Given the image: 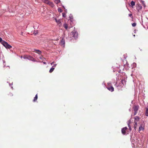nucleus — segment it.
<instances>
[{"instance_id":"obj_17","label":"nucleus","mask_w":148,"mask_h":148,"mask_svg":"<svg viewBox=\"0 0 148 148\" xmlns=\"http://www.w3.org/2000/svg\"><path fill=\"white\" fill-rule=\"evenodd\" d=\"M44 2L45 3L48 4L50 1L49 0H44Z\"/></svg>"},{"instance_id":"obj_26","label":"nucleus","mask_w":148,"mask_h":148,"mask_svg":"<svg viewBox=\"0 0 148 148\" xmlns=\"http://www.w3.org/2000/svg\"><path fill=\"white\" fill-rule=\"evenodd\" d=\"M62 16L63 17H65L66 16V14L65 13H63Z\"/></svg>"},{"instance_id":"obj_13","label":"nucleus","mask_w":148,"mask_h":148,"mask_svg":"<svg viewBox=\"0 0 148 148\" xmlns=\"http://www.w3.org/2000/svg\"><path fill=\"white\" fill-rule=\"evenodd\" d=\"M63 27L65 28L66 29H67L68 28V25L66 23H64L63 25Z\"/></svg>"},{"instance_id":"obj_8","label":"nucleus","mask_w":148,"mask_h":148,"mask_svg":"<svg viewBox=\"0 0 148 148\" xmlns=\"http://www.w3.org/2000/svg\"><path fill=\"white\" fill-rule=\"evenodd\" d=\"M144 126L143 125V124H141L139 126V130L138 131L139 132H140V131L141 130H144Z\"/></svg>"},{"instance_id":"obj_3","label":"nucleus","mask_w":148,"mask_h":148,"mask_svg":"<svg viewBox=\"0 0 148 148\" xmlns=\"http://www.w3.org/2000/svg\"><path fill=\"white\" fill-rule=\"evenodd\" d=\"M71 36L73 37L74 38H76L78 36V33L75 31H73L71 32Z\"/></svg>"},{"instance_id":"obj_6","label":"nucleus","mask_w":148,"mask_h":148,"mask_svg":"<svg viewBox=\"0 0 148 148\" xmlns=\"http://www.w3.org/2000/svg\"><path fill=\"white\" fill-rule=\"evenodd\" d=\"M51 65H53V64L54 65L52 66V67L50 69L49 72L50 73H51L54 70L56 64H54V62H53L51 63Z\"/></svg>"},{"instance_id":"obj_21","label":"nucleus","mask_w":148,"mask_h":148,"mask_svg":"<svg viewBox=\"0 0 148 148\" xmlns=\"http://www.w3.org/2000/svg\"><path fill=\"white\" fill-rule=\"evenodd\" d=\"M3 42H5V41L3 40L0 37V42L3 45Z\"/></svg>"},{"instance_id":"obj_9","label":"nucleus","mask_w":148,"mask_h":148,"mask_svg":"<svg viewBox=\"0 0 148 148\" xmlns=\"http://www.w3.org/2000/svg\"><path fill=\"white\" fill-rule=\"evenodd\" d=\"M34 51H32L33 52H35L39 54H41V51L39 50H36V49H34Z\"/></svg>"},{"instance_id":"obj_25","label":"nucleus","mask_w":148,"mask_h":148,"mask_svg":"<svg viewBox=\"0 0 148 148\" xmlns=\"http://www.w3.org/2000/svg\"><path fill=\"white\" fill-rule=\"evenodd\" d=\"M39 58L41 60H43V59H44V58L43 56H40L39 57Z\"/></svg>"},{"instance_id":"obj_20","label":"nucleus","mask_w":148,"mask_h":148,"mask_svg":"<svg viewBox=\"0 0 148 148\" xmlns=\"http://www.w3.org/2000/svg\"><path fill=\"white\" fill-rule=\"evenodd\" d=\"M60 2V0H55V2L57 4L59 3Z\"/></svg>"},{"instance_id":"obj_27","label":"nucleus","mask_w":148,"mask_h":148,"mask_svg":"<svg viewBox=\"0 0 148 148\" xmlns=\"http://www.w3.org/2000/svg\"><path fill=\"white\" fill-rule=\"evenodd\" d=\"M56 22H57V23H58L59 22V20H57V19H56Z\"/></svg>"},{"instance_id":"obj_30","label":"nucleus","mask_w":148,"mask_h":148,"mask_svg":"<svg viewBox=\"0 0 148 148\" xmlns=\"http://www.w3.org/2000/svg\"><path fill=\"white\" fill-rule=\"evenodd\" d=\"M44 64H46V63L45 62H43Z\"/></svg>"},{"instance_id":"obj_7","label":"nucleus","mask_w":148,"mask_h":148,"mask_svg":"<svg viewBox=\"0 0 148 148\" xmlns=\"http://www.w3.org/2000/svg\"><path fill=\"white\" fill-rule=\"evenodd\" d=\"M127 128L126 127H124L123 128L121 129V132L123 134L125 135L126 133V130L127 129Z\"/></svg>"},{"instance_id":"obj_24","label":"nucleus","mask_w":148,"mask_h":148,"mask_svg":"<svg viewBox=\"0 0 148 148\" xmlns=\"http://www.w3.org/2000/svg\"><path fill=\"white\" fill-rule=\"evenodd\" d=\"M129 16L130 17H131L132 18H133V17L132 16V14H129Z\"/></svg>"},{"instance_id":"obj_11","label":"nucleus","mask_w":148,"mask_h":148,"mask_svg":"<svg viewBox=\"0 0 148 148\" xmlns=\"http://www.w3.org/2000/svg\"><path fill=\"white\" fill-rule=\"evenodd\" d=\"M135 124L134 125V128L135 130H136V129L137 128V126L138 125L137 121H134Z\"/></svg>"},{"instance_id":"obj_2","label":"nucleus","mask_w":148,"mask_h":148,"mask_svg":"<svg viewBox=\"0 0 148 148\" xmlns=\"http://www.w3.org/2000/svg\"><path fill=\"white\" fill-rule=\"evenodd\" d=\"M3 45L6 48L9 49H11L12 47L9 45L8 43L6 42H3Z\"/></svg>"},{"instance_id":"obj_12","label":"nucleus","mask_w":148,"mask_h":148,"mask_svg":"<svg viewBox=\"0 0 148 148\" xmlns=\"http://www.w3.org/2000/svg\"><path fill=\"white\" fill-rule=\"evenodd\" d=\"M135 120L134 121H137V122L139 120V118L138 116H136L134 117Z\"/></svg>"},{"instance_id":"obj_5","label":"nucleus","mask_w":148,"mask_h":148,"mask_svg":"<svg viewBox=\"0 0 148 148\" xmlns=\"http://www.w3.org/2000/svg\"><path fill=\"white\" fill-rule=\"evenodd\" d=\"M139 106H134L133 108L134 111V115H136L137 113V111L138 110Z\"/></svg>"},{"instance_id":"obj_1","label":"nucleus","mask_w":148,"mask_h":148,"mask_svg":"<svg viewBox=\"0 0 148 148\" xmlns=\"http://www.w3.org/2000/svg\"><path fill=\"white\" fill-rule=\"evenodd\" d=\"M23 58L24 59H27L33 61H36V60L30 56L25 55L24 56Z\"/></svg>"},{"instance_id":"obj_19","label":"nucleus","mask_w":148,"mask_h":148,"mask_svg":"<svg viewBox=\"0 0 148 148\" xmlns=\"http://www.w3.org/2000/svg\"><path fill=\"white\" fill-rule=\"evenodd\" d=\"M145 115L147 116H148V108H147L146 110Z\"/></svg>"},{"instance_id":"obj_16","label":"nucleus","mask_w":148,"mask_h":148,"mask_svg":"<svg viewBox=\"0 0 148 148\" xmlns=\"http://www.w3.org/2000/svg\"><path fill=\"white\" fill-rule=\"evenodd\" d=\"M13 96V95L12 93H10L8 95V97L10 98H11Z\"/></svg>"},{"instance_id":"obj_4","label":"nucleus","mask_w":148,"mask_h":148,"mask_svg":"<svg viewBox=\"0 0 148 148\" xmlns=\"http://www.w3.org/2000/svg\"><path fill=\"white\" fill-rule=\"evenodd\" d=\"M107 88L108 90L111 91V92H113L114 91V88L111 86V84L110 83H108V86Z\"/></svg>"},{"instance_id":"obj_14","label":"nucleus","mask_w":148,"mask_h":148,"mask_svg":"<svg viewBox=\"0 0 148 148\" xmlns=\"http://www.w3.org/2000/svg\"><path fill=\"white\" fill-rule=\"evenodd\" d=\"M37 99H38V95H37V94H36V95L35 97L34 98V99L33 100V101L34 102L36 101Z\"/></svg>"},{"instance_id":"obj_22","label":"nucleus","mask_w":148,"mask_h":148,"mask_svg":"<svg viewBox=\"0 0 148 148\" xmlns=\"http://www.w3.org/2000/svg\"><path fill=\"white\" fill-rule=\"evenodd\" d=\"M58 11L59 12H62V10L60 8H59L58 9Z\"/></svg>"},{"instance_id":"obj_15","label":"nucleus","mask_w":148,"mask_h":148,"mask_svg":"<svg viewBox=\"0 0 148 148\" xmlns=\"http://www.w3.org/2000/svg\"><path fill=\"white\" fill-rule=\"evenodd\" d=\"M48 4H49L52 7H53L54 6V4L52 2H50Z\"/></svg>"},{"instance_id":"obj_23","label":"nucleus","mask_w":148,"mask_h":148,"mask_svg":"<svg viewBox=\"0 0 148 148\" xmlns=\"http://www.w3.org/2000/svg\"><path fill=\"white\" fill-rule=\"evenodd\" d=\"M136 24L135 23H134L132 24V25L133 27H135L136 26Z\"/></svg>"},{"instance_id":"obj_29","label":"nucleus","mask_w":148,"mask_h":148,"mask_svg":"<svg viewBox=\"0 0 148 148\" xmlns=\"http://www.w3.org/2000/svg\"><path fill=\"white\" fill-rule=\"evenodd\" d=\"M61 42H63V43L64 44V41H63L62 40Z\"/></svg>"},{"instance_id":"obj_32","label":"nucleus","mask_w":148,"mask_h":148,"mask_svg":"<svg viewBox=\"0 0 148 148\" xmlns=\"http://www.w3.org/2000/svg\"><path fill=\"white\" fill-rule=\"evenodd\" d=\"M71 27H69V28H71Z\"/></svg>"},{"instance_id":"obj_28","label":"nucleus","mask_w":148,"mask_h":148,"mask_svg":"<svg viewBox=\"0 0 148 148\" xmlns=\"http://www.w3.org/2000/svg\"><path fill=\"white\" fill-rule=\"evenodd\" d=\"M129 129H130V130H131V127H130V126L129 125Z\"/></svg>"},{"instance_id":"obj_31","label":"nucleus","mask_w":148,"mask_h":148,"mask_svg":"<svg viewBox=\"0 0 148 148\" xmlns=\"http://www.w3.org/2000/svg\"><path fill=\"white\" fill-rule=\"evenodd\" d=\"M143 5L144 6H145V4H143Z\"/></svg>"},{"instance_id":"obj_18","label":"nucleus","mask_w":148,"mask_h":148,"mask_svg":"<svg viewBox=\"0 0 148 148\" xmlns=\"http://www.w3.org/2000/svg\"><path fill=\"white\" fill-rule=\"evenodd\" d=\"M131 4L132 6H133L135 5V3L134 1H132L131 3Z\"/></svg>"},{"instance_id":"obj_10","label":"nucleus","mask_w":148,"mask_h":148,"mask_svg":"<svg viewBox=\"0 0 148 148\" xmlns=\"http://www.w3.org/2000/svg\"><path fill=\"white\" fill-rule=\"evenodd\" d=\"M126 82V81L125 78H123L122 80L121 81V82L123 85L125 84Z\"/></svg>"},{"instance_id":"obj_34","label":"nucleus","mask_w":148,"mask_h":148,"mask_svg":"<svg viewBox=\"0 0 148 148\" xmlns=\"http://www.w3.org/2000/svg\"><path fill=\"white\" fill-rule=\"evenodd\" d=\"M147 29H148V26L147 27Z\"/></svg>"},{"instance_id":"obj_33","label":"nucleus","mask_w":148,"mask_h":148,"mask_svg":"<svg viewBox=\"0 0 148 148\" xmlns=\"http://www.w3.org/2000/svg\"><path fill=\"white\" fill-rule=\"evenodd\" d=\"M133 36H134V37H135V35H134Z\"/></svg>"}]
</instances>
